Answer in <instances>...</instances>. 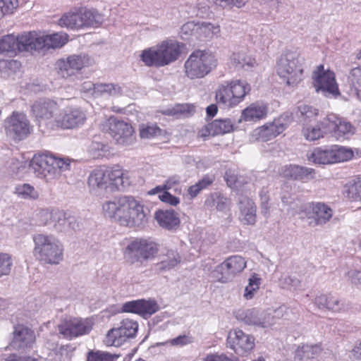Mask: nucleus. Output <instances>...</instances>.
Instances as JSON below:
<instances>
[{
    "instance_id": "20e7f679",
    "label": "nucleus",
    "mask_w": 361,
    "mask_h": 361,
    "mask_svg": "<svg viewBox=\"0 0 361 361\" xmlns=\"http://www.w3.org/2000/svg\"><path fill=\"white\" fill-rule=\"evenodd\" d=\"M69 159L56 157L51 154H35L30 163V169L39 178L51 180L70 170Z\"/></svg>"
},
{
    "instance_id": "aec40b11",
    "label": "nucleus",
    "mask_w": 361,
    "mask_h": 361,
    "mask_svg": "<svg viewBox=\"0 0 361 361\" xmlns=\"http://www.w3.org/2000/svg\"><path fill=\"white\" fill-rule=\"evenodd\" d=\"M235 317L245 324L261 328L269 327L274 323V317L270 313L256 308L240 310Z\"/></svg>"
},
{
    "instance_id": "6ab92c4d",
    "label": "nucleus",
    "mask_w": 361,
    "mask_h": 361,
    "mask_svg": "<svg viewBox=\"0 0 361 361\" xmlns=\"http://www.w3.org/2000/svg\"><path fill=\"white\" fill-rule=\"evenodd\" d=\"M302 212L311 219L309 224L312 226L326 224L333 216L332 209L323 202H309L304 205Z\"/></svg>"
},
{
    "instance_id": "a19ab883",
    "label": "nucleus",
    "mask_w": 361,
    "mask_h": 361,
    "mask_svg": "<svg viewBox=\"0 0 361 361\" xmlns=\"http://www.w3.org/2000/svg\"><path fill=\"white\" fill-rule=\"evenodd\" d=\"M140 57L148 67H162L156 46L144 49Z\"/></svg>"
},
{
    "instance_id": "0e129e2a",
    "label": "nucleus",
    "mask_w": 361,
    "mask_h": 361,
    "mask_svg": "<svg viewBox=\"0 0 361 361\" xmlns=\"http://www.w3.org/2000/svg\"><path fill=\"white\" fill-rule=\"evenodd\" d=\"M216 6L222 8H232L235 6L241 8L247 2L248 0H211Z\"/></svg>"
},
{
    "instance_id": "f704fd0d",
    "label": "nucleus",
    "mask_w": 361,
    "mask_h": 361,
    "mask_svg": "<svg viewBox=\"0 0 361 361\" xmlns=\"http://www.w3.org/2000/svg\"><path fill=\"white\" fill-rule=\"evenodd\" d=\"M220 26L209 22L196 23V32L195 37L200 40L211 39L220 33Z\"/></svg>"
},
{
    "instance_id": "9b49d317",
    "label": "nucleus",
    "mask_w": 361,
    "mask_h": 361,
    "mask_svg": "<svg viewBox=\"0 0 361 361\" xmlns=\"http://www.w3.org/2000/svg\"><path fill=\"white\" fill-rule=\"evenodd\" d=\"M138 323L133 319H124L116 328L110 329L104 342L106 345L119 347L128 339L135 337L138 330Z\"/></svg>"
},
{
    "instance_id": "393cba45",
    "label": "nucleus",
    "mask_w": 361,
    "mask_h": 361,
    "mask_svg": "<svg viewBox=\"0 0 361 361\" xmlns=\"http://www.w3.org/2000/svg\"><path fill=\"white\" fill-rule=\"evenodd\" d=\"M86 120L85 112L78 107H66L63 115L59 117L57 125L63 128H73L82 125Z\"/></svg>"
},
{
    "instance_id": "423d86ee",
    "label": "nucleus",
    "mask_w": 361,
    "mask_h": 361,
    "mask_svg": "<svg viewBox=\"0 0 361 361\" xmlns=\"http://www.w3.org/2000/svg\"><path fill=\"white\" fill-rule=\"evenodd\" d=\"M33 253L44 264H58L63 259V248L58 240L51 235L37 233L32 237Z\"/></svg>"
},
{
    "instance_id": "338daca9",
    "label": "nucleus",
    "mask_w": 361,
    "mask_h": 361,
    "mask_svg": "<svg viewBox=\"0 0 361 361\" xmlns=\"http://www.w3.org/2000/svg\"><path fill=\"white\" fill-rule=\"evenodd\" d=\"M348 281L353 285L361 286V271L357 269H350L345 274Z\"/></svg>"
},
{
    "instance_id": "052dcab7",
    "label": "nucleus",
    "mask_w": 361,
    "mask_h": 361,
    "mask_svg": "<svg viewBox=\"0 0 361 361\" xmlns=\"http://www.w3.org/2000/svg\"><path fill=\"white\" fill-rule=\"evenodd\" d=\"M18 6V0H0V18L13 13Z\"/></svg>"
},
{
    "instance_id": "c9c22d12",
    "label": "nucleus",
    "mask_w": 361,
    "mask_h": 361,
    "mask_svg": "<svg viewBox=\"0 0 361 361\" xmlns=\"http://www.w3.org/2000/svg\"><path fill=\"white\" fill-rule=\"evenodd\" d=\"M123 93L122 87L115 83H96L94 98L118 97Z\"/></svg>"
},
{
    "instance_id": "603ef678",
    "label": "nucleus",
    "mask_w": 361,
    "mask_h": 361,
    "mask_svg": "<svg viewBox=\"0 0 361 361\" xmlns=\"http://www.w3.org/2000/svg\"><path fill=\"white\" fill-rule=\"evenodd\" d=\"M214 178L209 175L204 176L197 183L188 189V193L191 197H195L202 190L207 188L214 182Z\"/></svg>"
},
{
    "instance_id": "ea45409f",
    "label": "nucleus",
    "mask_w": 361,
    "mask_h": 361,
    "mask_svg": "<svg viewBox=\"0 0 361 361\" xmlns=\"http://www.w3.org/2000/svg\"><path fill=\"white\" fill-rule=\"evenodd\" d=\"M80 13V27L85 26H98L103 21L102 16L92 9H81Z\"/></svg>"
},
{
    "instance_id": "0eeeda50",
    "label": "nucleus",
    "mask_w": 361,
    "mask_h": 361,
    "mask_svg": "<svg viewBox=\"0 0 361 361\" xmlns=\"http://www.w3.org/2000/svg\"><path fill=\"white\" fill-rule=\"evenodd\" d=\"M250 90V85L246 81H224L216 90V102L228 108L235 106L244 100Z\"/></svg>"
},
{
    "instance_id": "7c9ffc66",
    "label": "nucleus",
    "mask_w": 361,
    "mask_h": 361,
    "mask_svg": "<svg viewBox=\"0 0 361 361\" xmlns=\"http://www.w3.org/2000/svg\"><path fill=\"white\" fill-rule=\"evenodd\" d=\"M281 173L285 178L305 181L313 178L315 172L311 168L289 165L283 167Z\"/></svg>"
},
{
    "instance_id": "13d9d810",
    "label": "nucleus",
    "mask_w": 361,
    "mask_h": 361,
    "mask_svg": "<svg viewBox=\"0 0 361 361\" xmlns=\"http://www.w3.org/2000/svg\"><path fill=\"white\" fill-rule=\"evenodd\" d=\"M161 130L157 125H143L140 129L141 138L151 139L161 135Z\"/></svg>"
},
{
    "instance_id": "bf43d9fd",
    "label": "nucleus",
    "mask_w": 361,
    "mask_h": 361,
    "mask_svg": "<svg viewBox=\"0 0 361 361\" xmlns=\"http://www.w3.org/2000/svg\"><path fill=\"white\" fill-rule=\"evenodd\" d=\"M12 266L11 257L6 253H0V278L3 276L8 275Z\"/></svg>"
},
{
    "instance_id": "09e8293b",
    "label": "nucleus",
    "mask_w": 361,
    "mask_h": 361,
    "mask_svg": "<svg viewBox=\"0 0 361 361\" xmlns=\"http://www.w3.org/2000/svg\"><path fill=\"white\" fill-rule=\"evenodd\" d=\"M195 111L192 105L188 104H176L173 107L164 109L162 113L167 116H174L179 117L181 116H188Z\"/></svg>"
},
{
    "instance_id": "ddd939ff",
    "label": "nucleus",
    "mask_w": 361,
    "mask_h": 361,
    "mask_svg": "<svg viewBox=\"0 0 361 361\" xmlns=\"http://www.w3.org/2000/svg\"><path fill=\"white\" fill-rule=\"evenodd\" d=\"M321 124L338 141L348 140L355 133V128L350 122L333 114L327 115Z\"/></svg>"
},
{
    "instance_id": "4be33fe9",
    "label": "nucleus",
    "mask_w": 361,
    "mask_h": 361,
    "mask_svg": "<svg viewBox=\"0 0 361 361\" xmlns=\"http://www.w3.org/2000/svg\"><path fill=\"white\" fill-rule=\"evenodd\" d=\"M91 329L90 322L79 318L66 319L59 324V333L69 338L88 334Z\"/></svg>"
},
{
    "instance_id": "a878e982",
    "label": "nucleus",
    "mask_w": 361,
    "mask_h": 361,
    "mask_svg": "<svg viewBox=\"0 0 361 361\" xmlns=\"http://www.w3.org/2000/svg\"><path fill=\"white\" fill-rule=\"evenodd\" d=\"M154 217L160 227L168 231L176 230L180 224L178 213L172 209H158Z\"/></svg>"
},
{
    "instance_id": "de8ad7c7",
    "label": "nucleus",
    "mask_w": 361,
    "mask_h": 361,
    "mask_svg": "<svg viewBox=\"0 0 361 361\" xmlns=\"http://www.w3.org/2000/svg\"><path fill=\"white\" fill-rule=\"evenodd\" d=\"M80 22L78 12L66 13L59 20V25L69 29H78L80 27Z\"/></svg>"
},
{
    "instance_id": "a211bd4d",
    "label": "nucleus",
    "mask_w": 361,
    "mask_h": 361,
    "mask_svg": "<svg viewBox=\"0 0 361 361\" xmlns=\"http://www.w3.org/2000/svg\"><path fill=\"white\" fill-rule=\"evenodd\" d=\"M32 50L43 49H57L65 45L68 40V35L64 32H56L52 35H40L31 32Z\"/></svg>"
},
{
    "instance_id": "49530a36",
    "label": "nucleus",
    "mask_w": 361,
    "mask_h": 361,
    "mask_svg": "<svg viewBox=\"0 0 361 361\" xmlns=\"http://www.w3.org/2000/svg\"><path fill=\"white\" fill-rule=\"evenodd\" d=\"M279 286L291 291H296L302 289L301 281L295 276L283 274L279 279Z\"/></svg>"
},
{
    "instance_id": "e2e57ef3",
    "label": "nucleus",
    "mask_w": 361,
    "mask_h": 361,
    "mask_svg": "<svg viewBox=\"0 0 361 361\" xmlns=\"http://www.w3.org/2000/svg\"><path fill=\"white\" fill-rule=\"evenodd\" d=\"M194 342V338L190 334L180 335L174 338H172L167 341L173 346L183 347L185 345L191 344Z\"/></svg>"
},
{
    "instance_id": "680f3d73",
    "label": "nucleus",
    "mask_w": 361,
    "mask_h": 361,
    "mask_svg": "<svg viewBox=\"0 0 361 361\" xmlns=\"http://www.w3.org/2000/svg\"><path fill=\"white\" fill-rule=\"evenodd\" d=\"M56 214V209L49 210L42 209L38 213L39 223L44 226H51L53 227L54 216Z\"/></svg>"
},
{
    "instance_id": "f3484780",
    "label": "nucleus",
    "mask_w": 361,
    "mask_h": 361,
    "mask_svg": "<svg viewBox=\"0 0 361 361\" xmlns=\"http://www.w3.org/2000/svg\"><path fill=\"white\" fill-rule=\"evenodd\" d=\"M227 345L238 355L245 356L255 347V338L242 330L231 331L227 336Z\"/></svg>"
},
{
    "instance_id": "8fccbe9b",
    "label": "nucleus",
    "mask_w": 361,
    "mask_h": 361,
    "mask_svg": "<svg viewBox=\"0 0 361 361\" xmlns=\"http://www.w3.org/2000/svg\"><path fill=\"white\" fill-rule=\"evenodd\" d=\"M159 310L157 303L152 300H140L138 314L147 318Z\"/></svg>"
},
{
    "instance_id": "f03ea898",
    "label": "nucleus",
    "mask_w": 361,
    "mask_h": 361,
    "mask_svg": "<svg viewBox=\"0 0 361 361\" xmlns=\"http://www.w3.org/2000/svg\"><path fill=\"white\" fill-rule=\"evenodd\" d=\"M130 185L128 175L118 168H97L90 173L87 180L89 192L97 197L104 196L109 189L123 190Z\"/></svg>"
},
{
    "instance_id": "dca6fc26",
    "label": "nucleus",
    "mask_w": 361,
    "mask_h": 361,
    "mask_svg": "<svg viewBox=\"0 0 361 361\" xmlns=\"http://www.w3.org/2000/svg\"><path fill=\"white\" fill-rule=\"evenodd\" d=\"M31 32L20 35H8L0 39V52L16 54L18 51H32Z\"/></svg>"
},
{
    "instance_id": "f8f14e48",
    "label": "nucleus",
    "mask_w": 361,
    "mask_h": 361,
    "mask_svg": "<svg viewBox=\"0 0 361 361\" xmlns=\"http://www.w3.org/2000/svg\"><path fill=\"white\" fill-rule=\"evenodd\" d=\"M94 63V60L87 54H72L56 62V68L63 78H68L78 73L85 68Z\"/></svg>"
},
{
    "instance_id": "c85d7f7f",
    "label": "nucleus",
    "mask_w": 361,
    "mask_h": 361,
    "mask_svg": "<svg viewBox=\"0 0 361 361\" xmlns=\"http://www.w3.org/2000/svg\"><path fill=\"white\" fill-rule=\"evenodd\" d=\"M286 125L280 120H274L271 123H267L255 130L257 139L262 142L271 140L282 133L286 129Z\"/></svg>"
},
{
    "instance_id": "473e14b6",
    "label": "nucleus",
    "mask_w": 361,
    "mask_h": 361,
    "mask_svg": "<svg viewBox=\"0 0 361 361\" xmlns=\"http://www.w3.org/2000/svg\"><path fill=\"white\" fill-rule=\"evenodd\" d=\"M314 304L319 309H327L333 312H341L344 304L337 297L331 294H321L314 298Z\"/></svg>"
},
{
    "instance_id": "bb28decb",
    "label": "nucleus",
    "mask_w": 361,
    "mask_h": 361,
    "mask_svg": "<svg viewBox=\"0 0 361 361\" xmlns=\"http://www.w3.org/2000/svg\"><path fill=\"white\" fill-rule=\"evenodd\" d=\"M53 228L59 232L71 233L79 228V224L75 216L63 211L56 209Z\"/></svg>"
},
{
    "instance_id": "4c0bfd02",
    "label": "nucleus",
    "mask_w": 361,
    "mask_h": 361,
    "mask_svg": "<svg viewBox=\"0 0 361 361\" xmlns=\"http://www.w3.org/2000/svg\"><path fill=\"white\" fill-rule=\"evenodd\" d=\"M233 129L231 119H216L207 126V130L211 135H218L228 133Z\"/></svg>"
},
{
    "instance_id": "cd10ccee",
    "label": "nucleus",
    "mask_w": 361,
    "mask_h": 361,
    "mask_svg": "<svg viewBox=\"0 0 361 361\" xmlns=\"http://www.w3.org/2000/svg\"><path fill=\"white\" fill-rule=\"evenodd\" d=\"M269 111L268 106L263 102H255L250 104L242 111L240 121L245 122H257L267 117Z\"/></svg>"
},
{
    "instance_id": "774afa93",
    "label": "nucleus",
    "mask_w": 361,
    "mask_h": 361,
    "mask_svg": "<svg viewBox=\"0 0 361 361\" xmlns=\"http://www.w3.org/2000/svg\"><path fill=\"white\" fill-rule=\"evenodd\" d=\"M202 361H236V359L231 358L224 353H210L207 355Z\"/></svg>"
},
{
    "instance_id": "5701e85b",
    "label": "nucleus",
    "mask_w": 361,
    "mask_h": 361,
    "mask_svg": "<svg viewBox=\"0 0 361 361\" xmlns=\"http://www.w3.org/2000/svg\"><path fill=\"white\" fill-rule=\"evenodd\" d=\"M162 67L176 61L180 54V44L172 39H167L156 45Z\"/></svg>"
},
{
    "instance_id": "2eb2a0df",
    "label": "nucleus",
    "mask_w": 361,
    "mask_h": 361,
    "mask_svg": "<svg viewBox=\"0 0 361 361\" xmlns=\"http://www.w3.org/2000/svg\"><path fill=\"white\" fill-rule=\"evenodd\" d=\"M5 130L7 135L15 140H23L30 133V122L25 114L13 111L5 120Z\"/></svg>"
},
{
    "instance_id": "f257e3e1",
    "label": "nucleus",
    "mask_w": 361,
    "mask_h": 361,
    "mask_svg": "<svg viewBox=\"0 0 361 361\" xmlns=\"http://www.w3.org/2000/svg\"><path fill=\"white\" fill-rule=\"evenodd\" d=\"M106 216L118 222L121 226H140L145 219L144 206L132 196L115 197L102 205Z\"/></svg>"
},
{
    "instance_id": "b1692460",
    "label": "nucleus",
    "mask_w": 361,
    "mask_h": 361,
    "mask_svg": "<svg viewBox=\"0 0 361 361\" xmlns=\"http://www.w3.org/2000/svg\"><path fill=\"white\" fill-rule=\"evenodd\" d=\"M13 337L10 344L15 350H24L30 348L35 341L34 332L23 325L14 327Z\"/></svg>"
},
{
    "instance_id": "58836bf2",
    "label": "nucleus",
    "mask_w": 361,
    "mask_h": 361,
    "mask_svg": "<svg viewBox=\"0 0 361 361\" xmlns=\"http://www.w3.org/2000/svg\"><path fill=\"white\" fill-rule=\"evenodd\" d=\"M180 262V257L177 251L167 250L165 258L156 264V269L159 272L169 271L176 267Z\"/></svg>"
},
{
    "instance_id": "c03bdc74",
    "label": "nucleus",
    "mask_w": 361,
    "mask_h": 361,
    "mask_svg": "<svg viewBox=\"0 0 361 361\" xmlns=\"http://www.w3.org/2000/svg\"><path fill=\"white\" fill-rule=\"evenodd\" d=\"M330 148L333 164L350 160L353 157V152L349 148L339 145H333Z\"/></svg>"
},
{
    "instance_id": "e433bc0d",
    "label": "nucleus",
    "mask_w": 361,
    "mask_h": 361,
    "mask_svg": "<svg viewBox=\"0 0 361 361\" xmlns=\"http://www.w3.org/2000/svg\"><path fill=\"white\" fill-rule=\"evenodd\" d=\"M309 161L318 165L331 164L332 163L331 148L316 147L307 154Z\"/></svg>"
},
{
    "instance_id": "a18cd8bd",
    "label": "nucleus",
    "mask_w": 361,
    "mask_h": 361,
    "mask_svg": "<svg viewBox=\"0 0 361 361\" xmlns=\"http://www.w3.org/2000/svg\"><path fill=\"white\" fill-rule=\"evenodd\" d=\"M321 121L317 126L304 127L302 134L308 141L313 142L324 137V134L328 131V128H324Z\"/></svg>"
},
{
    "instance_id": "79ce46f5",
    "label": "nucleus",
    "mask_w": 361,
    "mask_h": 361,
    "mask_svg": "<svg viewBox=\"0 0 361 361\" xmlns=\"http://www.w3.org/2000/svg\"><path fill=\"white\" fill-rule=\"evenodd\" d=\"M231 62L235 67L250 68L256 64L255 59L247 56L245 52H234L231 56Z\"/></svg>"
},
{
    "instance_id": "9d476101",
    "label": "nucleus",
    "mask_w": 361,
    "mask_h": 361,
    "mask_svg": "<svg viewBox=\"0 0 361 361\" xmlns=\"http://www.w3.org/2000/svg\"><path fill=\"white\" fill-rule=\"evenodd\" d=\"M313 85L317 92L322 93L326 97L337 98L341 92L336 80L335 73L330 70H324L319 65L312 73Z\"/></svg>"
},
{
    "instance_id": "412c9836",
    "label": "nucleus",
    "mask_w": 361,
    "mask_h": 361,
    "mask_svg": "<svg viewBox=\"0 0 361 361\" xmlns=\"http://www.w3.org/2000/svg\"><path fill=\"white\" fill-rule=\"evenodd\" d=\"M59 111L57 103L48 99H40L31 106L32 114L39 123L54 119L57 123Z\"/></svg>"
},
{
    "instance_id": "4468645a",
    "label": "nucleus",
    "mask_w": 361,
    "mask_h": 361,
    "mask_svg": "<svg viewBox=\"0 0 361 361\" xmlns=\"http://www.w3.org/2000/svg\"><path fill=\"white\" fill-rule=\"evenodd\" d=\"M246 267L244 259L238 255L227 258L216 267L213 276L218 281L226 283L231 281L235 274L241 272Z\"/></svg>"
},
{
    "instance_id": "2f4dec72",
    "label": "nucleus",
    "mask_w": 361,
    "mask_h": 361,
    "mask_svg": "<svg viewBox=\"0 0 361 361\" xmlns=\"http://www.w3.org/2000/svg\"><path fill=\"white\" fill-rule=\"evenodd\" d=\"M240 220L246 225H254L256 222V206L254 202L247 197H243L240 201Z\"/></svg>"
},
{
    "instance_id": "4d7b16f0",
    "label": "nucleus",
    "mask_w": 361,
    "mask_h": 361,
    "mask_svg": "<svg viewBox=\"0 0 361 361\" xmlns=\"http://www.w3.org/2000/svg\"><path fill=\"white\" fill-rule=\"evenodd\" d=\"M110 149L109 145L98 142H92L90 146L91 153L94 158L107 157Z\"/></svg>"
},
{
    "instance_id": "37998d69",
    "label": "nucleus",
    "mask_w": 361,
    "mask_h": 361,
    "mask_svg": "<svg viewBox=\"0 0 361 361\" xmlns=\"http://www.w3.org/2000/svg\"><path fill=\"white\" fill-rule=\"evenodd\" d=\"M14 193L20 199L37 200L39 197L38 191L30 184L21 183L15 186Z\"/></svg>"
},
{
    "instance_id": "6e6552de",
    "label": "nucleus",
    "mask_w": 361,
    "mask_h": 361,
    "mask_svg": "<svg viewBox=\"0 0 361 361\" xmlns=\"http://www.w3.org/2000/svg\"><path fill=\"white\" fill-rule=\"evenodd\" d=\"M158 250V245L154 241L135 239L125 247L123 255L128 263L140 267L145 266L149 259H152Z\"/></svg>"
},
{
    "instance_id": "5fc2aeb1",
    "label": "nucleus",
    "mask_w": 361,
    "mask_h": 361,
    "mask_svg": "<svg viewBox=\"0 0 361 361\" xmlns=\"http://www.w3.org/2000/svg\"><path fill=\"white\" fill-rule=\"evenodd\" d=\"M260 279L254 274L250 279L248 284L245 286L243 297L246 300H251L259 288Z\"/></svg>"
},
{
    "instance_id": "6e6d98bb",
    "label": "nucleus",
    "mask_w": 361,
    "mask_h": 361,
    "mask_svg": "<svg viewBox=\"0 0 361 361\" xmlns=\"http://www.w3.org/2000/svg\"><path fill=\"white\" fill-rule=\"evenodd\" d=\"M118 357L115 354L103 351H90L87 355V361H115Z\"/></svg>"
},
{
    "instance_id": "1a4fd4ad",
    "label": "nucleus",
    "mask_w": 361,
    "mask_h": 361,
    "mask_svg": "<svg viewBox=\"0 0 361 361\" xmlns=\"http://www.w3.org/2000/svg\"><path fill=\"white\" fill-rule=\"evenodd\" d=\"M102 130L108 133L117 145L129 146L135 141L133 126L127 122L111 116L102 125Z\"/></svg>"
},
{
    "instance_id": "39448f33",
    "label": "nucleus",
    "mask_w": 361,
    "mask_h": 361,
    "mask_svg": "<svg viewBox=\"0 0 361 361\" xmlns=\"http://www.w3.org/2000/svg\"><path fill=\"white\" fill-rule=\"evenodd\" d=\"M217 66L214 54L208 50L192 51L184 63V72L190 80L202 79L209 74Z\"/></svg>"
},
{
    "instance_id": "69168bd1",
    "label": "nucleus",
    "mask_w": 361,
    "mask_h": 361,
    "mask_svg": "<svg viewBox=\"0 0 361 361\" xmlns=\"http://www.w3.org/2000/svg\"><path fill=\"white\" fill-rule=\"evenodd\" d=\"M347 195L353 201L361 200V180L355 183L348 188Z\"/></svg>"
},
{
    "instance_id": "72a5a7b5",
    "label": "nucleus",
    "mask_w": 361,
    "mask_h": 361,
    "mask_svg": "<svg viewBox=\"0 0 361 361\" xmlns=\"http://www.w3.org/2000/svg\"><path fill=\"white\" fill-rule=\"evenodd\" d=\"M322 350V345H302L298 346L295 351V361H304L317 357Z\"/></svg>"
},
{
    "instance_id": "864d4df0",
    "label": "nucleus",
    "mask_w": 361,
    "mask_h": 361,
    "mask_svg": "<svg viewBox=\"0 0 361 361\" xmlns=\"http://www.w3.org/2000/svg\"><path fill=\"white\" fill-rule=\"evenodd\" d=\"M298 109V115L304 123L314 119L318 115V109L307 104H301Z\"/></svg>"
},
{
    "instance_id": "3c124183",
    "label": "nucleus",
    "mask_w": 361,
    "mask_h": 361,
    "mask_svg": "<svg viewBox=\"0 0 361 361\" xmlns=\"http://www.w3.org/2000/svg\"><path fill=\"white\" fill-rule=\"evenodd\" d=\"M205 205L208 207L216 208L218 211H224L227 207V200L219 193L214 192L207 198Z\"/></svg>"
},
{
    "instance_id": "7ed1b4c3",
    "label": "nucleus",
    "mask_w": 361,
    "mask_h": 361,
    "mask_svg": "<svg viewBox=\"0 0 361 361\" xmlns=\"http://www.w3.org/2000/svg\"><path fill=\"white\" fill-rule=\"evenodd\" d=\"M305 59L296 51L282 54L276 62V73L289 87H296L304 78Z\"/></svg>"
},
{
    "instance_id": "c756f323",
    "label": "nucleus",
    "mask_w": 361,
    "mask_h": 361,
    "mask_svg": "<svg viewBox=\"0 0 361 361\" xmlns=\"http://www.w3.org/2000/svg\"><path fill=\"white\" fill-rule=\"evenodd\" d=\"M346 92L361 100V66L351 68L344 80Z\"/></svg>"
}]
</instances>
